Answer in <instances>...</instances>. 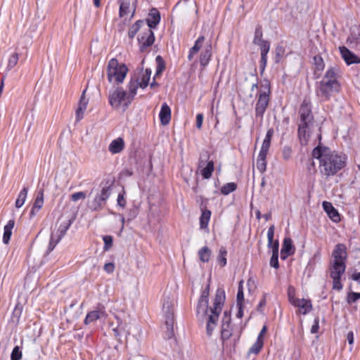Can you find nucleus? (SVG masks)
I'll return each instance as SVG.
<instances>
[{
  "label": "nucleus",
  "instance_id": "obj_61",
  "mask_svg": "<svg viewBox=\"0 0 360 360\" xmlns=\"http://www.w3.org/2000/svg\"><path fill=\"white\" fill-rule=\"evenodd\" d=\"M205 158V159H209L210 158V154L208 152H205V153L202 154L200 157V159H199V162H198V167H202V165L204 164V161L202 160V158Z\"/></svg>",
  "mask_w": 360,
  "mask_h": 360
},
{
  "label": "nucleus",
  "instance_id": "obj_28",
  "mask_svg": "<svg viewBox=\"0 0 360 360\" xmlns=\"http://www.w3.org/2000/svg\"><path fill=\"white\" fill-rule=\"evenodd\" d=\"M151 70L146 68L145 70H142L140 77L139 78V83L140 84V88L145 89L148 85L150 79Z\"/></svg>",
  "mask_w": 360,
  "mask_h": 360
},
{
  "label": "nucleus",
  "instance_id": "obj_5",
  "mask_svg": "<svg viewBox=\"0 0 360 360\" xmlns=\"http://www.w3.org/2000/svg\"><path fill=\"white\" fill-rule=\"evenodd\" d=\"M242 333V328L231 324V318L229 311H225L223 314L221 328L222 340L228 341L232 339L234 342L239 340Z\"/></svg>",
  "mask_w": 360,
  "mask_h": 360
},
{
  "label": "nucleus",
  "instance_id": "obj_11",
  "mask_svg": "<svg viewBox=\"0 0 360 360\" xmlns=\"http://www.w3.org/2000/svg\"><path fill=\"white\" fill-rule=\"evenodd\" d=\"M269 91L261 93L259 96L255 107V115L260 118L263 117V115L269 104Z\"/></svg>",
  "mask_w": 360,
  "mask_h": 360
},
{
  "label": "nucleus",
  "instance_id": "obj_44",
  "mask_svg": "<svg viewBox=\"0 0 360 360\" xmlns=\"http://www.w3.org/2000/svg\"><path fill=\"white\" fill-rule=\"evenodd\" d=\"M262 26L261 25H258L256 29H255V36H254V39H253V43L255 44H259V42H262L264 40L262 39Z\"/></svg>",
  "mask_w": 360,
  "mask_h": 360
},
{
  "label": "nucleus",
  "instance_id": "obj_42",
  "mask_svg": "<svg viewBox=\"0 0 360 360\" xmlns=\"http://www.w3.org/2000/svg\"><path fill=\"white\" fill-rule=\"evenodd\" d=\"M244 300L243 293V281H240L238 284V292H237V305H243Z\"/></svg>",
  "mask_w": 360,
  "mask_h": 360
},
{
  "label": "nucleus",
  "instance_id": "obj_36",
  "mask_svg": "<svg viewBox=\"0 0 360 360\" xmlns=\"http://www.w3.org/2000/svg\"><path fill=\"white\" fill-rule=\"evenodd\" d=\"M144 24V21L143 20H137L134 24H133L128 32V37L130 39H133L135 35L137 34L139 30H140L142 25Z\"/></svg>",
  "mask_w": 360,
  "mask_h": 360
},
{
  "label": "nucleus",
  "instance_id": "obj_31",
  "mask_svg": "<svg viewBox=\"0 0 360 360\" xmlns=\"http://www.w3.org/2000/svg\"><path fill=\"white\" fill-rule=\"evenodd\" d=\"M268 153L259 151L257 160V167L261 172H263L266 168V158Z\"/></svg>",
  "mask_w": 360,
  "mask_h": 360
},
{
  "label": "nucleus",
  "instance_id": "obj_55",
  "mask_svg": "<svg viewBox=\"0 0 360 360\" xmlns=\"http://www.w3.org/2000/svg\"><path fill=\"white\" fill-rule=\"evenodd\" d=\"M85 198H86V194L82 191L75 193L71 195L72 200L75 201V202H76L80 199H84Z\"/></svg>",
  "mask_w": 360,
  "mask_h": 360
},
{
  "label": "nucleus",
  "instance_id": "obj_35",
  "mask_svg": "<svg viewBox=\"0 0 360 360\" xmlns=\"http://www.w3.org/2000/svg\"><path fill=\"white\" fill-rule=\"evenodd\" d=\"M198 256L201 262H208L211 256L210 249L207 246H204L198 251Z\"/></svg>",
  "mask_w": 360,
  "mask_h": 360
},
{
  "label": "nucleus",
  "instance_id": "obj_64",
  "mask_svg": "<svg viewBox=\"0 0 360 360\" xmlns=\"http://www.w3.org/2000/svg\"><path fill=\"white\" fill-rule=\"evenodd\" d=\"M347 339L349 345H352L354 342V333L352 331H350L347 333Z\"/></svg>",
  "mask_w": 360,
  "mask_h": 360
},
{
  "label": "nucleus",
  "instance_id": "obj_6",
  "mask_svg": "<svg viewBox=\"0 0 360 360\" xmlns=\"http://www.w3.org/2000/svg\"><path fill=\"white\" fill-rule=\"evenodd\" d=\"M108 100L112 108L115 110L122 109L124 111L132 102L131 96H129L127 93L120 87L110 91Z\"/></svg>",
  "mask_w": 360,
  "mask_h": 360
},
{
  "label": "nucleus",
  "instance_id": "obj_34",
  "mask_svg": "<svg viewBox=\"0 0 360 360\" xmlns=\"http://www.w3.org/2000/svg\"><path fill=\"white\" fill-rule=\"evenodd\" d=\"M28 193V188L27 187H24L20 192L19 193L18 198L15 200V207L16 208H20L25 203L27 195Z\"/></svg>",
  "mask_w": 360,
  "mask_h": 360
},
{
  "label": "nucleus",
  "instance_id": "obj_62",
  "mask_svg": "<svg viewBox=\"0 0 360 360\" xmlns=\"http://www.w3.org/2000/svg\"><path fill=\"white\" fill-rule=\"evenodd\" d=\"M266 331H267V327H266V326H264L262 327V330H260L257 339H259L260 340H264V336L265 333H266Z\"/></svg>",
  "mask_w": 360,
  "mask_h": 360
},
{
  "label": "nucleus",
  "instance_id": "obj_54",
  "mask_svg": "<svg viewBox=\"0 0 360 360\" xmlns=\"http://www.w3.org/2000/svg\"><path fill=\"white\" fill-rule=\"evenodd\" d=\"M117 327L120 328L122 333H124L126 336H129L130 335L129 329L128 328L127 324L123 321L121 323H118Z\"/></svg>",
  "mask_w": 360,
  "mask_h": 360
},
{
  "label": "nucleus",
  "instance_id": "obj_51",
  "mask_svg": "<svg viewBox=\"0 0 360 360\" xmlns=\"http://www.w3.org/2000/svg\"><path fill=\"white\" fill-rule=\"evenodd\" d=\"M360 299V292H349L348 293L347 300V302L351 304L352 302H355L356 300Z\"/></svg>",
  "mask_w": 360,
  "mask_h": 360
},
{
  "label": "nucleus",
  "instance_id": "obj_30",
  "mask_svg": "<svg viewBox=\"0 0 360 360\" xmlns=\"http://www.w3.org/2000/svg\"><path fill=\"white\" fill-rule=\"evenodd\" d=\"M274 129L270 128L268 129L266 134L265 136V138L263 141L260 151H263V152H266V153L269 152V149L270 145H271V138L274 135Z\"/></svg>",
  "mask_w": 360,
  "mask_h": 360
},
{
  "label": "nucleus",
  "instance_id": "obj_3",
  "mask_svg": "<svg viewBox=\"0 0 360 360\" xmlns=\"http://www.w3.org/2000/svg\"><path fill=\"white\" fill-rule=\"evenodd\" d=\"M347 259V248L343 243H338L335 246L332 252V259L330 264V276L333 279V288L341 290V277L346 269Z\"/></svg>",
  "mask_w": 360,
  "mask_h": 360
},
{
  "label": "nucleus",
  "instance_id": "obj_1",
  "mask_svg": "<svg viewBox=\"0 0 360 360\" xmlns=\"http://www.w3.org/2000/svg\"><path fill=\"white\" fill-rule=\"evenodd\" d=\"M210 295V284L207 285L202 290L199 298L196 314L197 316L202 321L206 323V333L210 337L217 327L219 314L225 300V293L223 290L217 289L215 293L213 306L208 307Z\"/></svg>",
  "mask_w": 360,
  "mask_h": 360
},
{
  "label": "nucleus",
  "instance_id": "obj_59",
  "mask_svg": "<svg viewBox=\"0 0 360 360\" xmlns=\"http://www.w3.org/2000/svg\"><path fill=\"white\" fill-rule=\"evenodd\" d=\"M203 122V115L202 113H198L196 116V127L198 129H201Z\"/></svg>",
  "mask_w": 360,
  "mask_h": 360
},
{
  "label": "nucleus",
  "instance_id": "obj_17",
  "mask_svg": "<svg viewBox=\"0 0 360 360\" xmlns=\"http://www.w3.org/2000/svg\"><path fill=\"white\" fill-rule=\"evenodd\" d=\"M86 89L82 92L79 102L78 108L76 111V120L77 122L80 121L84 117V114L86 110L87 105L89 103L88 99L85 96Z\"/></svg>",
  "mask_w": 360,
  "mask_h": 360
},
{
  "label": "nucleus",
  "instance_id": "obj_52",
  "mask_svg": "<svg viewBox=\"0 0 360 360\" xmlns=\"http://www.w3.org/2000/svg\"><path fill=\"white\" fill-rule=\"evenodd\" d=\"M283 159L288 160L292 156V149L290 146H284L282 150Z\"/></svg>",
  "mask_w": 360,
  "mask_h": 360
},
{
  "label": "nucleus",
  "instance_id": "obj_43",
  "mask_svg": "<svg viewBox=\"0 0 360 360\" xmlns=\"http://www.w3.org/2000/svg\"><path fill=\"white\" fill-rule=\"evenodd\" d=\"M130 3L129 1H124L121 3L120 6V16L124 17L127 15L129 12Z\"/></svg>",
  "mask_w": 360,
  "mask_h": 360
},
{
  "label": "nucleus",
  "instance_id": "obj_41",
  "mask_svg": "<svg viewBox=\"0 0 360 360\" xmlns=\"http://www.w3.org/2000/svg\"><path fill=\"white\" fill-rule=\"evenodd\" d=\"M19 60V55L17 53H13L8 58V65L6 67L7 72L10 71L13 68H14L18 61Z\"/></svg>",
  "mask_w": 360,
  "mask_h": 360
},
{
  "label": "nucleus",
  "instance_id": "obj_53",
  "mask_svg": "<svg viewBox=\"0 0 360 360\" xmlns=\"http://www.w3.org/2000/svg\"><path fill=\"white\" fill-rule=\"evenodd\" d=\"M270 266L275 269H278L279 267L278 254H272L270 259Z\"/></svg>",
  "mask_w": 360,
  "mask_h": 360
},
{
  "label": "nucleus",
  "instance_id": "obj_13",
  "mask_svg": "<svg viewBox=\"0 0 360 360\" xmlns=\"http://www.w3.org/2000/svg\"><path fill=\"white\" fill-rule=\"evenodd\" d=\"M138 41L140 44V49L143 51L146 48L151 46L154 41L155 37L153 32L150 29H146L145 32L138 37Z\"/></svg>",
  "mask_w": 360,
  "mask_h": 360
},
{
  "label": "nucleus",
  "instance_id": "obj_8",
  "mask_svg": "<svg viewBox=\"0 0 360 360\" xmlns=\"http://www.w3.org/2000/svg\"><path fill=\"white\" fill-rule=\"evenodd\" d=\"M174 301L169 296L165 297L162 303V311L165 318V324L168 330H172L174 325Z\"/></svg>",
  "mask_w": 360,
  "mask_h": 360
},
{
  "label": "nucleus",
  "instance_id": "obj_49",
  "mask_svg": "<svg viewBox=\"0 0 360 360\" xmlns=\"http://www.w3.org/2000/svg\"><path fill=\"white\" fill-rule=\"evenodd\" d=\"M60 240V239L56 237V234H51L49 244L48 251L49 252H51L55 248V247L59 243Z\"/></svg>",
  "mask_w": 360,
  "mask_h": 360
},
{
  "label": "nucleus",
  "instance_id": "obj_23",
  "mask_svg": "<svg viewBox=\"0 0 360 360\" xmlns=\"http://www.w3.org/2000/svg\"><path fill=\"white\" fill-rule=\"evenodd\" d=\"M159 117L162 125L168 124L171 120V109L166 103L162 105Z\"/></svg>",
  "mask_w": 360,
  "mask_h": 360
},
{
  "label": "nucleus",
  "instance_id": "obj_29",
  "mask_svg": "<svg viewBox=\"0 0 360 360\" xmlns=\"http://www.w3.org/2000/svg\"><path fill=\"white\" fill-rule=\"evenodd\" d=\"M139 87H140V84L139 83V78H136V76L131 77L128 84L129 94H127V95L129 96H131L132 101L134 100V98L136 94V91Z\"/></svg>",
  "mask_w": 360,
  "mask_h": 360
},
{
  "label": "nucleus",
  "instance_id": "obj_39",
  "mask_svg": "<svg viewBox=\"0 0 360 360\" xmlns=\"http://www.w3.org/2000/svg\"><path fill=\"white\" fill-rule=\"evenodd\" d=\"M237 188L236 184L230 182L224 184L221 188V193L224 195H229L233 192Z\"/></svg>",
  "mask_w": 360,
  "mask_h": 360
},
{
  "label": "nucleus",
  "instance_id": "obj_40",
  "mask_svg": "<svg viewBox=\"0 0 360 360\" xmlns=\"http://www.w3.org/2000/svg\"><path fill=\"white\" fill-rule=\"evenodd\" d=\"M226 255L227 251L225 248L221 247L219 251V256L217 262L221 266H224L226 264Z\"/></svg>",
  "mask_w": 360,
  "mask_h": 360
},
{
  "label": "nucleus",
  "instance_id": "obj_46",
  "mask_svg": "<svg viewBox=\"0 0 360 360\" xmlns=\"http://www.w3.org/2000/svg\"><path fill=\"white\" fill-rule=\"evenodd\" d=\"M204 41L205 37L203 36L199 37L198 39L195 41L193 46L191 49L192 50V52H195L197 53L202 48Z\"/></svg>",
  "mask_w": 360,
  "mask_h": 360
},
{
  "label": "nucleus",
  "instance_id": "obj_25",
  "mask_svg": "<svg viewBox=\"0 0 360 360\" xmlns=\"http://www.w3.org/2000/svg\"><path fill=\"white\" fill-rule=\"evenodd\" d=\"M261 50V67L264 70L267 62V53L269 51L270 44L267 41H263L258 44Z\"/></svg>",
  "mask_w": 360,
  "mask_h": 360
},
{
  "label": "nucleus",
  "instance_id": "obj_14",
  "mask_svg": "<svg viewBox=\"0 0 360 360\" xmlns=\"http://www.w3.org/2000/svg\"><path fill=\"white\" fill-rule=\"evenodd\" d=\"M212 43L210 41H207L205 45L200 56V64L202 67H205L210 62L212 57Z\"/></svg>",
  "mask_w": 360,
  "mask_h": 360
},
{
  "label": "nucleus",
  "instance_id": "obj_18",
  "mask_svg": "<svg viewBox=\"0 0 360 360\" xmlns=\"http://www.w3.org/2000/svg\"><path fill=\"white\" fill-rule=\"evenodd\" d=\"M160 21V12L155 8L151 9L148 14V18L146 19L148 29L152 30L155 28Z\"/></svg>",
  "mask_w": 360,
  "mask_h": 360
},
{
  "label": "nucleus",
  "instance_id": "obj_48",
  "mask_svg": "<svg viewBox=\"0 0 360 360\" xmlns=\"http://www.w3.org/2000/svg\"><path fill=\"white\" fill-rule=\"evenodd\" d=\"M288 295L290 303L293 305L298 299L295 297V290L292 286H289Z\"/></svg>",
  "mask_w": 360,
  "mask_h": 360
},
{
  "label": "nucleus",
  "instance_id": "obj_12",
  "mask_svg": "<svg viewBox=\"0 0 360 360\" xmlns=\"http://www.w3.org/2000/svg\"><path fill=\"white\" fill-rule=\"evenodd\" d=\"M106 317V312L103 306L99 305L95 310L91 311L87 313L85 319L84 323L88 325L94 323L96 320L105 319Z\"/></svg>",
  "mask_w": 360,
  "mask_h": 360
},
{
  "label": "nucleus",
  "instance_id": "obj_47",
  "mask_svg": "<svg viewBox=\"0 0 360 360\" xmlns=\"http://www.w3.org/2000/svg\"><path fill=\"white\" fill-rule=\"evenodd\" d=\"M22 352L18 346H15L11 354V360H20L22 359Z\"/></svg>",
  "mask_w": 360,
  "mask_h": 360
},
{
  "label": "nucleus",
  "instance_id": "obj_4",
  "mask_svg": "<svg viewBox=\"0 0 360 360\" xmlns=\"http://www.w3.org/2000/svg\"><path fill=\"white\" fill-rule=\"evenodd\" d=\"M339 68L336 66L329 68L316 89V96L321 101H328L334 94L338 93L340 84L338 81Z\"/></svg>",
  "mask_w": 360,
  "mask_h": 360
},
{
  "label": "nucleus",
  "instance_id": "obj_24",
  "mask_svg": "<svg viewBox=\"0 0 360 360\" xmlns=\"http://www.w3.org/2000/svg\"><path fill=\"white\" fill-rule=\"evenodd\" d=\"M293 306L298 308L300 313L305 315L312 309V304L310 300L305 299H298Z\"/></svg>",
  "mask_w": 360,
  "mask_h": 360
},
{
  "label": "nucleus",
  "instance_id": "obj_21",
  "mask_svg": "<svg viewBox=\"0 0 360 360\" xmlns=\"http://www.w3.org/2000/svg\"><path fill=\"white\" fill-rule=\"evenodd\" d=\"M294 247L292 245V240L290 238H285L283 240L282 248L281 250V258L285 259L289 255L294 253Z\"/></svg>",
  "mask_w": 360,
  "mask_h": 360
},
{
  "label": "nucleus",
  "instance_id": "obj_10",
  "mask_svg": "<svg viewBox=\"0 0 360 360\" xmlns=\"http://www.w3.org/2000/svg\"><path fill=\"white\" fill-rule=\"evenodd\" d=\"M110 196L109 188H103L101 193L98 194L94 200L90 203L89 207L93 210H97L100 209L104 204L106 200Z\"/></svg>",
  "mask_w": 360,
  "mask_h": 360
},
{
  "label": "nucleus",
  "instance_id": "obj_60",
  "mask_svg": "<svg viewBox=\"0 0 360 360\" xmlns=\"http://www.w3.org/2000/svg\"><path fill=\"white\" fill-rule=\"evenodd\" d=\"M104 270L110 274L114 271L115 270V265L113 263L109 262L104 265Z\"/></svg>",
  "mask_w": 360,
  "mask_h": 360
},
{
  "label": "nucleus",
  "instance_id": "obj_50",
  "mask_svg": "<svg viewBox=\"0 0 360 360\" xmlns=\"http://www.w3.org/2000/svg\"><path fill=\"white\" fill-rule=\"evenodd\" d=\"M103 242H104V247L103 249L105 251H108L110 250V248L112 245V237L110 236H105L103 238Z\"/></svg>",
  "mask_w": 360,
  "mask_h": 360
},
{
  "label": "nucleus",
  "instance_id": "obj_2",
  "mask_svg": "<svg viewBox=\"0 0 360 360\" xmlns=\"http://www.w3.org/2000/svg\"><path fill=\"white\" fill-rule=\"evenodd\" d=\"M314 158L319 160V169L326 178L335 175L347 165L346 155L332 151L325 146H317L312 151Z\"/></svg>",
  "mask_w": 360,
  "mask_h": 360
},
{
  "label": "nucleus",
  "instance_id": "obj_9",
  "mask_svg": "<svg viewBox=\"0 0 360 360\" xmlns=\"http://www.w3.org/2000/svg\"><path fill=\"white\" fill-rule=\"evenodd\" d=\"M300 124H313V115L311 110V107L309 105V102L307 100H304L300 108Z\"/></svg>",
  "mask_w": 360,
  "mask_h": 360
},
{
  "label": "nucleus",
  "instance_id": "obj_37",
  "mask_svg": "<svg viewBox=\"0 0 360 360\" xmlns=\"http://www.w3.org/2000/svg\"><path fill=\"white\" fill-rule=\"evenodd\" d=\"M70 226V223H65L63 224H60L58 229V230L53 233L52 234H56V237L58 239L61 240L62 238L65 235L67 231L68 230Z\"/></svg>",
  "mask_w": 360,
  "mask_h": 360
},
{
  "label": "nucleus",
  "instance_id": "obj_58",
  "mask_svg": "<svg viewBox=\"0 0 360 360\" xmlns=\"http://www.w3.org/2000/svg\"><path fill=\"white\" fill-rule=\"evenodd\" d=\"M156 61L158 63V67L157 69V74H158L162 72V68H164L162 58L160 56H158L156 57Z\"/></svg>",
  "mask_w": 360,
  "mask_h": 360
},
{
  "label": "nucleus",
  "instance_id": "obj_22",
  "mask_svg": "<svg viewBox=\"0 0 360 360\" xmlns=\"http://www.w3.org/2000/svg\"><path fill=\"white\" fill-rule=\"evenodd\" d=\"M339 49L342 58L345 60L347 64L349 65L355 63H359V60L360 58H358L345 46H340Z\"/></svg>",
  "mask_w": 360,
  "mask_h": 360
},
{
  "label": "nucleus",
  "instance_id": "obj_56",
  "mask_svg": "<svg viewBox=\"0 0 360 360\" xmlns=\"http://www.w3.org/2000/svg\"><path fill=\"white\" fill-rule=\"evenodd\" d=\"M319 317H316L314 320V323L311 326V333H316L319 332Z\"/></svg>",
  "mask_w": 360,
  "mask_h": 360
},
{
  "label": "nucleus",
  "instance_id": "obj_15",
  "mask_svg": "<svg viewBox=\"0 0 360 360\" xmlns=\"http://www.w3.org/2000/svg\"><path fill=\"white\" fill-rule=\"evenodd\" d=\"M324 211L327 213L330 219L334 222L340 221V216L337 210L333 206L332 203L328 201H324L322 203Z\"/></svg>",
  "mask_w": 360,
  "mask_h": 360
},
{
  "label": "nucleus",
  "instance_id": "obj_26",
  "mask_svg": "<svg viewBox=\"0 0 360 360\" xmlns=\"http://www.w3.org/2000/svg\"><path fill=\"white\" fill-rule=\"evenodd\" d=\"M44 205V191H40L37 193V196L34 202L32 208L30 212V217H34L37 212Z\"/></svg>",
  "mask_w": 360,
  "mask_h": 360
},
{
  "label": "nucleus",
  "instance_id": "obj_7",
  "mask_svg": "<svg viewBox=\"0 0 360 360\" xmlns=\"http://www.w3.org/2000/svg\"><path fill=\"white\" fill-rule=\"evenodd\" d=\"M128 72V68L124 64H119L115 58H112L107 66V77L109 82H115L117 84L122 83Z\"/></svg>",
  "mask_w": 360,
  "mask_h": 360
},
{
  "label": "nucleus",
  "instance_id": "obj_45",
  "mask_svg": "<svg viewBox=\"0 0 360 360\" xmlns=\"http://www.w3.org/2000/svg\"><path fill=\"white\" fill-rule=\"evenodd\" d=\"M315 68L318 71H322L324 69V62L323 58L319 56L314 57Z\"/></svg>",
  "mask_w": 360,
  "mask_h": 360
},
{
  "label": "nucleus",
  "instance_id": "obj_27",
  "mask_svg": "<svg viewBox=\"0 0 360 360\" xmlns=\"http://www.w3.org/2000/svg\"><path fill=\"white\" fill-rule=\"evenodd\" d=\"M15 226L14 219H10L4 228L3 242L5 244H8L10 241L12 230Z\"/></svg>",
  "mask_w": 360,
  "mask_h": 360
},
{
  "label": "nucleus",
  "instance_id": "obj_33",
  "mask_svg": "<svg viewBox=\"0 0 360 360\" xmlns=\"http://www.w3.org/2000/svg\"><path fill=\"white\" fill-rule=\"evenodd\" d=\"M214 169V164L213 161H209L207 165L200 171L201 175L205 179H208L212 176Z\"/></svg>",
  "mask_w": 360,
  "mask_h": 360
},
{
  "label": "nucleus",
  "instance_id": "obj_16",
  "mask_svg": "<svg viewBox=\"0 0 360 360\" xmlns=\"http://www.w3.org/2000/svg\"><path fill=\"white\" fill-rule=\"evenodd\" d=\"M311 124H300L298 127V136L301 144L306 145L310 136Z\"/></svg>",
  "mask_w": 360,
  "mask_h": 360
},
{
  "label": "nucleus",
  "instance_id": "obj_20",
  "mask_svg": "<svg viewBox=\"0 0 360 360\" xmlns=\"http://www.w3.org/2000/svg\"><path fill=\"white\" fill-rule=\"evenodd\" d=\"M125 143L122 138L118 137L111 141L109 144L108 150L111 154H117L124 149Z\"/></svg>",
  "mask_w": 360,
  "mask_h": 360
},
{
  "label": "nucleus",
  "instance_id": "obj_19",
  "mask_svg": "<svg viewBox=\"0 0 360 360\" xmlns=\"http://www.w3.org/2000/svg\"><path fill=\"white\" fill-rule=\"evenodd\" d=\"M274 225H271L267 231V238H268V247L272 249V254H278V247L279 243L278 240L274 241Z\"/></svg>",
  "mask_w": 360,
  "mask_h": 360
},
{
  "label": "nucleus",
  "instance_id": "obj_32",
  "mask_svg": "<svg viewBox=\"0 0 360 360\" xmlns=\"http://www.w3.org/2000/svg\"><path fill=\"white\" fill-rule=\"evenodd\" d=\"M211 217V212L209 210H202V213L200 217V226L202 229H206L208 226Z\"/></svg>",
  "mask_w": 360,
  "mask_h": 360
},
{
  "label": "nucleus",
  "instance_id": "obj_57",
  "mask_svg": "<svg viewBox=\"0 0 360 360\" xmlns=\"http://www.w3.org/2000/svg\"><path fill=\"white\" fill-rule=\"evenodd\" d=\"M117 205L122 207H124L126 205V200L123 194L120 193L117 197Z\"/></svg>",
  "mask_w": 360,
  "mask_h": 360
},
{
  "label": "nucleus",
  "instance_id": "obj_63",
  "mask_svg": "<svg viewBox=\"0 0 360 360\" xmlns=\"http://www.w3.org/2000/svg\"><path fill=\"white\" fill-rule=\"evenodd\" d=\"M266 305V296L264 295L262 299L259 302V304L257 306V310L259 311H262V308Z\"/></svg>",
  "mask_w": 360,
  "mask_h": 360
},
{
  "label": "nucleus",
  "instance_id": "obj_38",
  "mask_svg": "<svg viewBox=\"0 0 360 360\" xmlns=\"http://www.w3.org/2000/svg\"><path fill=\"white\" fill-rule=\"evenodd\" d=\"M264 345V340H260L257 339L256 342L252 345V346L250 348L248 353L257 354L261 351L262 348Z\"/></svg>",
  "mask_w": 360,
  "mask_h": 360
}]
</instances>
